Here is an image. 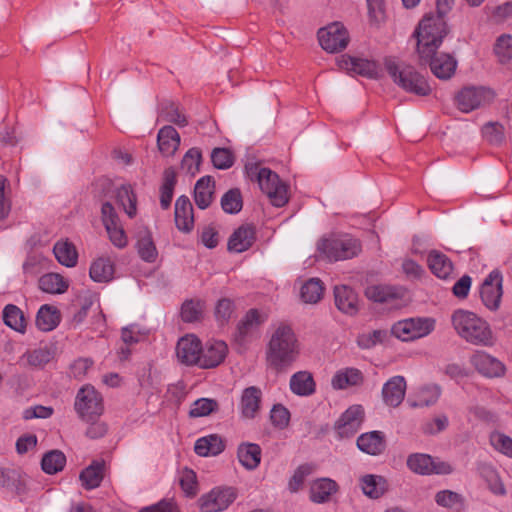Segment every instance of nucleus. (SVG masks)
Instances as JSON below:
<instances>
[{
	"label": "nucleus",
	"instance_id": "obj_1",
	"mask_svg": "<svg viewBox=\"0 0 512 512\" xmlns=\"http://www.w3.org/2000/svg\"><path fill=\"white\" fill-rule=\"evenodd\" d=\"M299 356V344L293 330L287 325H280L272 334L267 362L280 371L288 368Z\"/></svg>",
	"mask_w": 512,
	"mask_h": 512
},
{
	"label": "nucleus",
	"instance_id": "obj_2",
	"mask_svg": "<svg viewBox=\"0 0 512 512\" xmlns=\"http://www.w3.org/2000/svg\"><path fill=\"white\" fill-rule=\"evenodd\" d=\"M452 324L458 335L471 344L488 347L494 344L488 323L471 311L456 310L452 314Z\"/></svg>",
	"mask_w": 512,
	"mask_h": 512
},
{
	"label": "nucleus",
	"instance_id": "obj_3",
	"mask_svg": "<svg viewBox=\"0 0 512 512\" xmlns=\"http://www.w3.org/2000/svg\"><path fill=\"white\" fill-rule=\"evenodd\" d=\"M419 58L434 55L447 34L444 17L427 14L421 20L415 32Z\"/></svg>",
	"mask_w": 512,
	"mask_h": 512
},
{
	"label": "nucleus",
	"instance_id": "obj_4",
	"mask_svg": "<svg viewBox=\"0 0 512 512\" xmlns=\"http://www.w3.org/2000/svg\"><path fill=\"white\" fill-rule=\"evenodd\" d=\"M317 251L330 262L344 261L361 252V243L349 234H330L318 240Z\"/></svg>",
	"mask_w": 512,
	"mask_h": 512
},
{
	"label": "nucleus",
	"instance_id": "obj_5",
	"mask_svg": "<svg viewBox=\"0 0 512 512\" xmlns=\"http://www.w3.org/2000/svg\"><path fill=\"white\" fill-rule=\"evenodd\" d=\"M384 65L393 81L406 92L420 96H426L431 92L426 79L414 67L403 63L398 64L392 58H386Z\"/></svg>",
	"mask_w": 512,
	"mask_h": 512
},
{
	"label": "nucleus",
	"instance_id": "obj_6",
	"mask_svg": "<svg viewBox=\"0 0 512 512\" xmlns=\"http://www.w3.org/2000/svg\"><path fill=\"white\" fill-rule=\"evenodd\" d=\"M435 320L430 317L407 318L394 323L391 334L403 342L414 341L431 334Z\"/></svg>",
	"mask_w": 512,
	"mask_h": 512
},
{
	"label": "nucleus",
	"instance_id": "obj_7",
	"mask_svg": "<svg viewBox=\"0 0 512 512\" xmlns=\"http://www.w3.org/2000/svg\"><path fill=\"white\" fill-rule=\"evenodd\" d=\"M238 491L231 486H218L199 499L201 512H223L237 498Z\"/></svg>",
	"mask_w": 512,
	"mask_h": 512
},
{
	"label": "nucleus",
	"instance_id": "obj_8",
	"mask_svg": "<svg viewBox=\"0 0 512 512\" xmlns=\"http://www.w3.org/2000/svg\"><path fill=\"white\" fill-rule=\"evenodd\" d=\"M75 409L80 418L85 421H90L94 417H98L102 414V397L93 386L86 385L77 393Z\"/></svg>",
	"mask_w": 512,
	"mask_h": 512
},
{
	"label": "nucleus",
	"instance_id": "obj_9",
	"mask_svg": "<svg viewBox=\"0 0 512 512\" xmlns=\"http://www.w3.org/2000/svg\"><path fill=\"white\" fill-rule=\"evenodd\" d=\"M318 40L325 51L336 53L347 47L349 35L341 23L335 22L318 31Z\"/></svg>",
	"mask_w": 512,
	"mask_h": 512
},
{
	"label": "nucleus",
	"instance_id": "obj_10",
	"mask_svg": "<svg viewBox=\"0 0 512 512\" xmlns=\"http://www.w3.org/2000/svg\"><path fill=\"white\" fill-rule=\"evenodd\" d=\"M407 466L411 471L421 475L450 474L452 466L445 461L435 460L428 454L415 453L408 457Z\"/></svg>",
	"mask_w": 512,
	"mask_h": 512
},
{
	"label": "nucleus",
	"instance_id": "obj_11",
	"mask_svg": "<svg viewBox=\"0 0 512 512\" xmlns=\"http://www.w3.org/2000/svg\"><path fill=\"white\" fill-rule=\"evenodd\" d=\"M494 92L485 87H465L456 97L458 108L463 112H470L482 104L490 102Z\"/></svg>",
	"mask_w": 512,
	"mask_h": 512
},
{
	"label": "nucleus",
	"instance_id": "obj_12",
	"mask_svg": "<svg viewBox=\"0 0 512 512\" xmlns=\"http://www.w3.org/2000/svg\"><path fill=\"white\" fill-rule=\"evenodd\" d=\"M475 370L486 378H500L506 373V366L496 357L485 351H476L470 357Z\"/></svg>",
	"mask_w": 512,
	"mask_h": 512
},
{
	"label": "nucleus",
	"instance_id": "obj_13",
	"mask_svg": "<svg viewBox=\"0 0 512 512\" xmlns=\"http://www.w3.org/2000/svg\"><path fill=\"white\" fill-rule=\"evenodd\" d=\"M480 296L488 309L499 308L502 297V276L498 271H492L485 278L480 288Z\"/></svg>",
	"mask_w": 512,
	"mask_h": 512
},
{
	"label": "nucleus",
	"instance_id": "obj_14",
	"mask_svg": "<svg viewBox=\"0 0 512 512\" xmlns=\"http://www.w3.org/2000/svg\"><path fill=\"white\" fill-rule=\"evenodd\" d=\"M421 64H428L431 72L439 79H450L456 70L457 61L448 53H437L427 58H419Z\"/></svg>",
	"mask_w": 512,
	"mask_h": 512
},
{
	"label": "nucleus",
	"instance_id": "obj_15",
	"mask_svg": "<svg viewBox=\"0 0 512 512\" xmlns=\"http://www.w3.org/2000/svg\"><path fill=\"white\" fill-rule=\"evenodd\" d=\"M228 347L221 340H209L201 348L198 366L201 368H214L220 365L226 358Z\"/></svg>",
	"mask_w": 512,
	"mask_h": 512
},
{
	"label": "nucleus",
	"instance_id": "obj_16",
	"mask_svg": "<svg viewBox=\"0 0 512 512\" xmlns=\"http://www.w3.org/2000/svg\"><path fill=\"white\" fill-rule=\"evenodd\" d=\"M364 418V410L361 405L349 407L336 422L335 428L342 438L350 437L360 428Z\"/></svg>",
	"mask_w": 512,
	"mask_h": 512
},
{
	"label": "nucleus",
	"instance_id": "obj_17",
	"mask_svg": "<svg viewBox=\"0 0 512 512\" xmlns=\"http://www.w3.org/2000/svg\"><path fill=\"white\" fill-rule=\"evenodd\" d=\"M135 250L139 258L149 264L156 263L159 258V251L156 247L152 232L143 227L135 235Z\"/></svg>",
	"mask_w": 512,
	"mask_h": 512
},
{
	"label": "nucleus",
	"instance_id": "obj_18",
	"mask_svg": "<svg viewBox=\"0 0 512 512\" xmlns=\"http://www.w3.org/2000/svg\"><path fill=\"white\" fill-rule=\"evenodd\" d=\"M201 348V342L196 336L186 335L177 343V358L186 365H198Z\"/></svg>",
	"mask_w": 512,
	"mask_h": 512
},
{
	"label": "nucleus",
	"instance_id": "obj_19",
	"mask_svg": "<svg viewBox=\"0 0 512 512\" xmlns=\"http://www.w3.org/2000/svg\"><path fill=\"white\" fill-rule=\"evenodd\" d=\"M55 354L56 348L53 345L39 346L26 351L21 356L19 363L34 369H42L55 358Z\"/></svg>",
	"mask_w": 512,
	"mask_h": 512
},
{
	"label": "nucleus",
	"instance_id": "obj_20",
	"mask_svg": "<svg viewBox=\"0 0 512 512\" xmlns=\"http://www.w3.org/2000/svg\"><path fill=\"white\" fill-rule=\"evenodd\" d=\"M115 255L104 254L96 258L90 266L89 275L94 282L106 283L113 279Z\"/></svg>",
	"mask_w": 512,
	"mask_h": 512
},
{
	"label": "nucleus",
	"instance_id": "obj_21",
	"mask_svg": "<svg viewBox=\"0 0 512 512\" xmlns=\"http://www.w3.org/2000/svg\"><path fill=\"white\" fill-rule=\"evenodd\" d=\"M357 447L364 453L377 456L386 449L385 435L381 431H371L357 438Z\"/></svg>",
	"mask_w": 512,
	"mask_h": 512
},
{
	"label": "nucleus",
	"instance_id": "obj_22",
	"mask_svg": "<svg viewBox=\"0 0 512 512\" xmlns=\"http://www.w3.org/2000/svg\"><path fill=\"white\" fill-rule=\"evenodd\" d=\"M262 322L263 318L257 310L252 309L248 311L238 325L237 334L235 336L236 341L240 345L244 346L251 338L254 337L256 330Z\"/></svg>",
	"mask_w": 512,
	"mask_h": 512
},
{
	"label": "nucleus",
	"instance_id": "obj_23",
	"mask_svg": "<svg viewBox=\"0 0 512 512\" xmlns=\"http://www.w3.org/2000/svg\"><path fill=\"white\" fill-rule=\"evenodd\" d=\"M406 382L402 376H394L388 380L382 389L384 402L391 407L399 406L405 396Z\"/></svg>",
	"mask_w": 512,
	"mask_h": 512
},
{
	"label": "nucleus",
	"instance_id": "obj_24",
	"mask_svg": "<svg viewBox=\"0 0 512 512\" xmlns=\"http://www.w3.org/2000/svg\"><path fill=\"white\" fill-rule=\"evenodd\" d=\"M157 145L163 156H172L179 148L180 135L174 127L164 126L158 131Z\"/></svg>",
	"mask_w": 512,
	"mask_h": 512
},
{
	"label": "nucleus",
	"instance_id": "obj_25",
	"mask_svg": "<svg viewBox=\"0 0 512 512\" xmlns=\"http://www.w3.org/2000/svg\"><path fill=\"white\" fill-rule=\"evenodd\" d=\"M262 450L258 444L243 442L237 448L240 464L249 471L255 470L261 463Z\"/></svg>",
	"mask_w": 512,
	"mask_h": 512
},
{
	"label": "nucleus",
	"instance_id": "obj_26",
	"mask_svg": "<svg viewBox=\"0 0 512 512\" xmlns=\"http://www.w3.org/2000/svg\"><path fill=\"white\" fill-rule=\"evenodd\" d=\"M175 223L179 230L189 232L194 225L193 207L188 197L181 196L175 203Z\"/></svg>",
	"mask_w": 512,
	"mask_h": 512
},
{
	"label": "nucleus",
	"instance_id": "obj_27",
	"mask_svg": "<svg viewBox=\"0 0 512 512\" xmlns=\"http://www.w3.org/2000/svg\"><path fill=\"white\" fill-rule=\"evenodd\" d=\"M338 488V484L330 478L316 479L310 485V500L318 504L328 502Z\"/></svg>",
	"mask_w": 512,
	"mask_h": 512
},
{
	"label": "nucleus",
	"instance_id": "obj_28",
	"mask_svg": "<svg viewBox=\"0 0 512 512\" xmlns=\"http://www.w3.org/2000/svg\"><path fill=\"white\" fill-rule=\"evenodd\" d=\"M261 390L251 386L246 388L241 396L240 411L244 418L252 419L256 416L260 408Z\"/></svg>",
	"mask_w": 512,
	"mask_h": 512
},
{
	"label": "nucleus",
	"instance_id": "obj_29",
	"mask_svg": "<svg viewBox=\"0 0 512 512\" xmlns=\"http://www.w3.org/2000/svg\"><path fill=\"white\" fill-rule=\"evenodd\" d=\"M363 382L362 372L356 368H343L338 370L331 380V385L336 390H343L359 386Z\"/></svg>",
	"mask_w": 512,
	"mask_h": 512
},
{
	"label": "nucleus",
	"instance_id": "obj_30",
	"mask_svg": "<svg viewBox=\"0 0 512 512\" xmlns=\"http://www.w3.org/2000/svg\"><path fill=\"white\" fill-rule=\"evenodd\" d=\"M289 386L294 394L303 397L312 395L316 389L314 378L308 371L294 373L290 378Z\"/></svg>",
	"mask_w": 512,
	"mask_h": 512
},
{
	"label": "nucleus",
	"instance_id": "obj_31",
	"mask_svg": "<svg viewBox=\"0 0 512 512\" xmlns=\"http://www.w3.org/2000/svg\"><path fill=\"white\" fill-rule=\"evenodd\" d=\"M360 487L367 497L378 499L388 490V483L383 476L367 474L360 478Z\"/></svg>",
	"mask_w": 512,
	"mask_h": 512
},
{
	"label": "nucleus",
	"instance_id": "obj_32",
	"mask_svg": "<svg viewBox=\"0 0 512 512\" xmlns=\"http://www.w3.org/2000/svg\"><path fill=\"white\" fill-rule=\"evenodd\" d=\"M343 64L345 69L356 74L368 78H377L379 76V66L375 61L364 58L349 57L343 60Z\"/></svg>",
	"mask_w": 512,
	"mask_h": 512
},
{
	"label": "nucleus",
	"instance_id": "obj_33",
	"mask_svg": "<svg viewBox=\"0 0 512 512\" xmlns=\"http://www.w3.org/2000/svg\"><path fill=\"white\" fill-rule=\"evenodd\" d=\"M255 240V231L251 226L239 227L230 237L228 248L230 251L241 253L249 249Z\"/></svg>",
	"mask_w": 512,
	"mask_h": 512
},
{
	"label": "nucleus",
	"instance_id": "obj_34",
	"mask_svg": "<svg viewBox=\"0 0 512 512\" xmlns=\"http://www.w3.org/2000/svg\"><path fill=\"white\" fill-rule=\"evenodd\" d=\"M104 461H93L79 476L82 486L87 489H95L100 486L104 477Z\"/></svg>",
	"mask_w": 512,
	"mask_h": 512
},
{
	"label": "nucleus",
	"instance_id": "obj_35",
	"mask_svg": "<svg viewBox=\"0 0 512 512\" xmlns=\"http://www.w3.org/2000/svg\"><path fill=\"white\" fill-rule=\"evenodd\" d=\"M224 448L222 438L216 434H211L199 438L195 442L194 451L199 456L207 457L220 454Z\"/></svg>",
	"mask_w": 512,
	"mask_h": 512
},
{
	"label": "nucleus",
	"instance_id": "obj_36",
	"mask_svg": "<svg viewBox=\"0 0 512 512\" xmlns=\"http://www.w3.org/2000/svg\"><path fill=\"white\" fill-rule=\"evenodd\" d=\"M427 262L432 273L440 279H447L453 272L452 262L445 254L439 251H431Z\"/></svg>",
	"mask_w": 512,
	"mask_h": 512
},
{
	"label": "nucleus",
	"instance_id": "obj_37",
	"mask_svg": "<svg viewBox=\"0 0 512 512\" xmlns=\"http://www.w3.org/2000/svg\"><path fill=\"white\" fill-rule=\"evenodd\" d=\"M335 304L337 308L346 313L354 314L357 311V295L345 286H336L334 289Z\"/></svg>",
	"mask_w": 512,
	"mask_h": 512
},
{
	"label": "nucleus",
	"instance_id": "obj_38",
	"mask_svg": "<svg viewBox=\"0 0 512 512\" xmlns=\"http://www.w3.org/2000/svg\"><path fill=\"white\" fill-rule=\"evenodd\" d=\"M115 197L118 205L123 209L129 218H134L137 214V198L128 184L119 186L115 191Z\"/></svg>",
	"mask_w": 512,
	"mask_h": 512
},
{
	"label": "nucleus",
	"instance_id": "obj_39",
	"mask_svg": "<svg viewBox=\"0 0 512 512\" xmlns=\"http://www.w3.org/2000/svg\"><path fill=\"white\" fill-rule=\"evenodd\" d=\"M481 478L487 483L489 490L498 496L506 494L505 486L497 469L491 464H481L478 468Z\"/></svg>",
	"mask_w": 512,
	"mask_h": 512
},
{
	"label": "nucleus",
	"instance_id": "obj_40",
	"mask_svg": "<svg viewBox=\"0 0 512 512\" xmlns=\"http://www.w3.org/2000/svg\"><path fill=\"white\" fill-rule=\"evenodd\" d=\"M59 310L51 305L45 304L40 307L36 315V325L42 331H51L60 323Z\"/></svg>",
	"mask_w": 512,
	"mask_h": 512
},
{
	"label": "nucleus",
	"instance_id": "obj_41",
	"mask_svg": "<svg viewBox=\"0 0 512 512\" xmlns=\"http://www.w3.org/2000/svg\"><path fill=\"white\" fill-rule=\"evenodd\" d=\"M39 288L49 294L65 293L69 287V282L58 273H47L40 277Z\"/></svg>",
	"mask_w": 512,
	"mask_h": 512
},
{
	"label": "nucleus",
	"instance_id": "obj_42",
	"mask_svg": "<svg viewBox=\"0 0 512 512\" xmlns=\"http://www.w3.org/2000/svg\"><path fill=\"white\" fill-rule=\"evenodd\" d=\"M214 181L210 176L199 179L194 189V200L200 209L207 208L213 198Z\"/></svg>",
	"mask_w": 512,
	"mask_h": 512
},
{
	"label": "nucleus",
	"instance_id": "obj_43",
	"mask_svg": "<svg viewBox=\"0 0 512 512\" xmlns=\"http://www.w3.org/2000/svg\"><path fill=\"white\" fill-rule=\"evenodd\" d=\"M3 320L4 323L10 327L11 329L19 332L25 333L26 331V319L22 310L13 304H8L3 309Z\"/></svg>",
	"mask_w": 512,
	"mask_h": 512
},
{
	"label": "nucleus",
	"instance_id": "obj_44",
	"mask_svg": "<svg viewBox=\"0 0 512 512\" xmlns=\"http://www.w3.org/2000/svg\"><path fill=\"white\" fill-rule=\"evenodd\" d=\"M58 262L66 267H74L77 263L78 253L74 245L68 241H58L53 248Z\"/></svg>",
	"mask_w": 512,
	"mask_h": 512
},
{
	"label": "nucleus",
	"instance_id": "obj_45",
	"mask_svg": "<svg viewBox=\"0 0 512 512\" xmlns=\"http://www.w3.org/2000/svg\"><path fill=\"white\" fill-rule=\"evenodd\" d=\"M365 295L370 300L385 303L400 297V290L390 285H372L366 288Z\"/></svg>",
	"mask_w": 512,
	"mask_h": 512
},
{
	"label": "nucleus",
	"instance_id": "obj_46",
	"mask_svg": "<svg viewBox=\"0 0 512 512\" xmlns=\"http://www.w3.org/2000/svg\"><path fill=\"white\" fill-rule=\"evenodd\" d=\"M324 286L320 279L311 278L301 287V298L305 303H317L323 296Z\"/></svg>",
	"mask_w": 512,
	"mask_h": 512
},
{
	"label": "nucleus",
	"instance_id": "obj_47",
	"mask_svg": "<svg viewBox=\"0 0 512 512\" xmlns=\"http://www.w3.org/2000/svg\"><path fill=\"white\" fill-rule=\"evenodd\" d=\"M175 184L176 173L174 169H166L164 171L163 183L160 189V204L163 209H167L171 204Z\"/></svg>",
	"mask_w": 512,
	"mask_h": 512
},
{
	"label": "nucleus",
	"instance_id": "obj_48",
	"mask_svg": "<svg viewBox=\"0 0 512 512\" xmlns=\"http://www.w3.org/2000/svg\"><path fill=\"white\" fill-rule=\"evenodd\" d=\"M489 443L496 452L512 459V437L494 430L489 435Z\"/></svg>",
	"mask_w": 512,
	"mask_h": 512
},
{
	"label": "nucleus",
	"instance_id": "obj_49",
	"mask_svg": "<svg viewBox=\"0 0 512 512\" xmlns=\"http://www.w3.org/2000/svg\"><path fill=\"white\" fill-rule=\"evenodd\" d=\"M65 463V455L58 450H54L43 456L41 466L44 472L48 474H55L63 469Z\"/></svg>",
	"mask_w": 512,
	"mask_h": 512
},
{
	"label": "nucleus",
	"instance_id": "obj_50",
	"mask_svg": "<svg viewBox=\"0 0 512 512\" xmlns=\"http://www.w3.org/2000/svg\"><path fill=\"white\" fill-rule=\"evenodd\" d=\"M494 52L501 64L512 62V35L503 34L496 40Z\"/></svg>",
	"mask_w": 512,
	"mask_h": 512
},
{
	"label": "nucleus",
	"instance_id": "obj_51",
	"mask_svg": "<svg viewBox=\"0 0 512 512\" xmlns=\"http://www.w3.org/2000/svg\"><path fill=\"white\" fill-rule=\"evenodd\" d=\"M219 408L218 402L210 398H200L193 402L189 410L191 418H200L210 415Z\"/></svg>",
	"mask_w": 512,
	"mask_h": 512
},
{
	"label": "nucleus",
	"instance_id": "obj_52",
	"mask_svg": "<svg viewBox=\"0 0 512 512\" xmlns=\"http://www.w3.org/2000/svg\"><path fill=\"white\" fill-rule=\"evenodd\" d=\"M435 501L438 505L459 512L463 507V501L459 494L450 490H443L436 494Z\"/></svg>",
	"mask_w": 512,
	"mask_h": 512
},
{
	"label": "nucleus",
	"instance_id": "obj_53",
	"mask_svg": "<svg viewBox=\"0 0 512 512\" xmlns=\"http://www.w3.org/2000/svg\"><path fill=\"white\" fill-rule=\"evenodd\" d=\"M204 303L200 300H188L183 303L181 317L185 322L198 321L203 313Z\"/></svg>",
	"mask_w": 512,
	"mask_h": 512
},
{
	"label": "nucleus",
	"instance_id": "obj_54",
	"mask_svg": "<svg viewBox=\"0 0 512 512\" xmlns=\"http://www.w3.org/2000/svg\"><path fill=\"white\" fill-rule=\"evenodd\" d=\"M242 197L238 189H231L221 199L222 209L229 214L238 213L242 209Z\"/></svg>",
	"mask_w": 512,
	"mask_h": 512
},
{
	"label": "nucleus",
	"instance_id": "obj_55",
	"mask_svg": "<svg viewBox=\"0 0 512 512\" xmlns=\"http://www.w3.org/2000/svg\"><path fill=\"white\" fill-rule=\"evenodd\" d=\"M313 467L309 464L300 465L291 476L288 489L292 493L298 492L302 489L306 478L312 473Z\"/></svg>",
	"mask_w": 512,
	"mask_h": 512
},
{
	"label": "nucleus",
	"instance_id": "obj_56",
	"mask_svg": "<svg viewBox=\"0 0 512 512\" xmlns=\"http://www.w3.org/2000/svg\"><path fill=\"white\" fill-rule=\"evenodd\" d=\"M11 210V188L8 180L0 175V220L7 218Z\"/></svg>",
	"mask_w": 512,
	"mask_h": 512
},
{
	"label": "nucleus",
	"instance_id": "obj_57",
	"mask_svg": "<svg viewBox=\"0 0 512 512\" xmlns=\"http://www.w3.org/2000/svg\"><path fill=\"white\" fill-rule=\"evenodd\" d=\"M441 395V389L438 385H427L422 387L417 394V404L419 406H430L435 404Z\"/></svg>",
	"mask_w": 512,
	"mask_h": 512
},
{
	"label": "nucleus",
	"instance_id": "obj_58",
	"mask_svg": "<svg viewBox=\"0 0 512 512\" xmlns=\"http://www.w3.org/2000/svg\"><path fill=\"white\" fill-rule=\"evenodd\" d=\"M387 333L384 330H374L362 333L357 337V344L362 349H370L375 345L382 343L386 339Z\"/></svg>",
	"mask_w": 512,
	"mask_h": 512
},
{
	"label": "nucleus",
	"instance_id": "obj_59",
	"mask_svg": "<svg viewBox=\"0 0 512 512\" xmlns=\"http://www.w3.org/2000/svg\"><path fill=\"white\" fill-rule=\"evenodd\" d=\"M179 483L182 490L188 496H194L197 493V477L196 473L188 468L181 470L179 475Z\"/></svg>",
	"mask_w": 512,
	"mask_h": 512
},
{
	"label": "nucleus",
	"instance_id": "obj_60",
	"mask_svg": "<svg viewBox=\"0 0 512 512\" xmlns=\"http://www.w3.org/2000/svg\"><path fill=\"white\" fill-rule=\"evenodd\" d=\"M271 194H266L272 205L275 207H283L289 200L288 185L281 182L271 186Z\"/></svg>",
	"mask_w": 512,
	"mask_h": 512
},
{
	"label": "nucleus",
	"instance_id": "obj_61",
	"mask_svg": "<svg viewBox=\"0 0 512 512\" xmlns=\"http://www.w3.org/2000/svg\"><path fill=\"white\" fill-rule=\"evenodd\" d=\"M161 114L168 122L174 123L180 127L187 125L186 116L174 103H169L168 105L163 107Z\"/></svg>",
	"mask_w": 512,
	"mask_h": 512
},
{
	"label": "nucleus",
	"instance_id": "obj_62",
	"mask_svg": "<svg viewBox=\"0 0 512 512\" xmlns=\"http://www.w3.org/2000/svg\"><path fill=\"white\" fill-rule=\"evenodd\" d=\"M200 162L201 152L197 148H191L182 159V169L191 175H195L199 171Z\"/></svg>",
	"mask_w": 512,
	"mask_h": 512
},
{
	"label": "nucleus",
	"instance_id": "obj_63",
	"mask_svg": "<svg viewBox=\"0 0 512 512\" xmlns=\"http://www.w3.org/2000/svg\"><path fill=\"white\" fill-rule=\"evenodd\" d=\"M270 419L274 426L283 429L289 424L290 412L285 406L276 404L271 409Z\"/></svg>",
	"mask_w": 512,
	"mask_h": 512
},
{
	"label": "nucleus",
	"instance_id": "obj_64",
	"mask_svg": "<svg viewBox=\"0 0 512 512\" xmlns=\"http://www.w3.org/2000/svg\"><path fill=\"white\" fill-rule=\"evenodd\" d=\"M213 165L218 169H227L233 164L232 153L225 148H215L211 154Z\"/></svg>",
	"mask_w": 512,
	"mask_h": 512
}]
</instances>
